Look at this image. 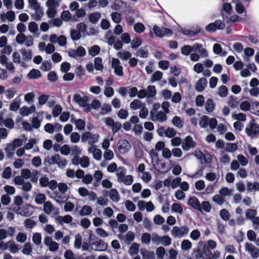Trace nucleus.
Masks as SVG:
<instances>
[{"label":"nucleus","instance_id":"obj_1","mask_svg":"<svg viewBox=\"0 0 259 259\" xmlns=\"http://www.w3.org/2000/svg\"><path fill=\"white\" fill-rule=\"evenodd\" d=\"M245 132L250 138H257L259 136V124L255 122L254 119H252L247 125Z\"/></svg>","mask_w":259,"mask_h":259},{"label":"nucleus","instance_id":"obj_2","mask_svg":"<svg viewBox=\"0 0 259 259\" xmlns=\"http://www.w3.org/2000/svg\"><path fill=\"white\" fill-rule=\"evenodd\" d=\"M90 245L91 250L95 251H105L108 245L103 240L99 238H92L90 236Z\"/></svg>","mask_w":259,"mask_h":259},{"label":"nucleus","instance_id":"obj_3","mask_svg":"<svg viewBox=\"0 0 259 259\" xmlns=\"http://www.w3.org/2000/svg\"><path fill=\"white\" fill-rule=\"evenodd\" d=\"M73 100L79 106L83 107L84 112H89L91 111V106L88 103L89 98L88 96L82 97L79 94L75 93L73 97Z\"/></svg>","mask_w":259,"mask_h":259},{"label":"nucleus","instance_id":"obj_4","mask_svg":"<svg viewBox=\"0 0 259 259\" xmlns=\"http://www.w3.org/2000/svg\"><path fill=\"white\" fill-rule=\"evenodd\" d=\"M189 228L186 226L181 227L175 226L171 231V234L174 238H182L186 235L189 232Z\"/></svg>","mask_w":259,"mask_h":259},{"label":"nucleus","instance_id":"obj_5","mask_svg":"<svg viewBox=\"0 0 259 259\" xmlns=\"http://www.w3.org/2000/svg\"><path fill=\"white\" fill-rule=\"evenodd\" d=\"M225 24L221 20L215 21L206 26V30L209 32H215L217 29L222 30L225 27Z\"/></svg>","mask_w":259,"mask_h":259},{"label":"nucleus","instance_id":"obj_6","mask_svg":"<svg viewBox=\"0 0 259 259\" xmlns=\"http://www.w3.org/2000/svg\"><path fill=\"white\" fill-rule=\"evenodd\" d=\"M43 210L46 214L52 215L53 216L57 215L59 213L58 208L54 207L50 201L45 202Z\"/></svg>","mask_w":259,"mask_h":259},{"label":"nucleus","instance_id":"obj_7","mask_svg":"<svg viewBox=\"0 0 259 259\" xmlns=\"http://www.w3.org/2000/svg\"><path fill=\"white\" fill-rule=\"evenodd\" d=\"M126 171L123 167H119L116 171L118 181L123 182L126 185H130V175L125 177Z\"/></svg>","mask_w":259,"mask_h":259},{"label":"nucleus","instance_id":"obj_8","mask_svg":"<svg viewBox=\"0 0 259 259\" xmlns=\"http://www.w3.org/2000/svg\"><path fill=\"white\" fill-rule=\"evenodd\" d=\"M44 244L46 246L49 247V249L51 252H55L59 249V244L53 240L51 237L46 236L44 240Z\"/></svg>","mask_w":259,"mask_h":259},{"label":"nucleus","instance_id":"obj_9","mask_svg":"<svg viewBox=\"0 0 259 259\" xmlns=\"http://www.w3.org/2000/svg\"><path fill=\"white\" fill-rule=\"evenodd\" d=\"M245 249L250 254L252 258H257L259 257V248L255 247L252 243L246 242Z\"/></svg>","mask_w":259,"mask_h":259},{"label":"nucleus","instance_id":"obj_10","mask_svg":"<svg viewBox=\"0 0 259 259\" xmlns=\"http://www.w3.org/2000/svg\"><path fill=\"white\" fill-rule=\"evenodd\" d=\"M105 123L107 126L111 127L113 134H115L118 132L122 126L121 124L119 122H115L111 117L107 118Z\"/></svg>","mask_w":259,"mask_h":259},{"label":"nucleus","instance_id":"obj_11","mask_svg":"<svg viewBox=\"0 0 259 259\" xmlns=\"http://www.w3.org/2000/svg\"><path fill=\"white\" fill-rule=\"evenodd\" d=\"M196 143L190 136H187L182 144V148L185 151H188L191 148H194Z\"/></svg>","mask_w":259,"mask_h":259},{"label":"nucleus","instance_id":"obj_12","mask_svg":"<svg viewBox=\"0 0 259 259\" xmlns=\"http://www.w3.org/2000/svg\"><path fill=\"white\" fill-rule=\"evenodd\" d=\"M109 226L113 230L118 228L119 231L121 233L125 232L128 229V226L125 224H122L118 226V223L117 221L111 219L109 221Z\"/></svg>","mask_w":259,"mask_h":259},{"label":"nucleus","instance_id":"obj_13","mask_svg":"<svg viewBox=\"0 0 259 259\" xmlns=\"http://www.w3.org/2000/svg\"><path fill=\"white\" fill-rule=\"evenodd\" d=\"M111 67L114 69L116 75L120 76L123 75L122 67L120 65V61L118 59L112 58Z\"/></svg>","mask_w":259,"mask_h":259},{"label":"nucleus","instance_id":"obj_14","mask_svg":"<svg viewBox=\"0 0 259 259\" xmlns=\"http://www.w3.org/2000/svg\"><path fill=\"white\" fill-rule=\"evenodd\" d=\"M165 112L159 111L150 116L151 119L153 121L164 122L167 119V116Z\"/></svg>","mask_w":259,"mask_h":259},{"label":"nucleus","instance_id":"obj_15","mask_svg":"<svg viewBox=\"0 0 259 259\" xmlns=\"http://www.w3.org/2000/svg\"><path fill=\"white\" fill-rule=\"evenodd\" d=\"M193 52H197L199 53L202 58H206L208 56L207 50L203 48V46L199 43H195L193 45Z\"/></svg>","mask_w":259,"mask_h":259},{"label":"nucleus","instance_id":"obj_16","mask_svg":"<svg viewBox=\"0 0 259 259\" xmlns=\"http://www.w3.org/2000/svg\"><path fill=\"white\" fill-rule=\"evenodd\" d=\"M207 85V80L206 78L202 77L196 82L195 86V90L198 92H202Z\"/></svg>","mask_w":259,"mask_h":259},{"label":"nucleus","instance_id":"obj_17","mask_svg":"<svg viewBox=\"0 0 259 259\" xmlns=\"http://www.w3.org/2000/svg\"><path fill=\"white\" fill-rule=\"evenodd\" d=\"M36 108L35 105H32L30 107L23 106L20 109V114L23 116H26L30 114L35 112Z\"/></svg>","mask_w":259,"mask_h":259},{"label":"nucleus","instance_id":"obj_18","mask_svg":"<svg viewBox=\"0 0 259 259\" xmlns=\"http://www.w3.org/2000/svg\"><path fill=\"white\" fill-rule=\"evenodd\" d=\"M188 204L194 209L201 211L200 202L198 198L195 196L190 197L188 201Z\"/></svg>","mask_w":259,"mask_h":259},{"label":"nucleus","instance_id":"obj_19","mask_svg":"<svg viewBox=\"0 0 259 259\" xmlns=\"http://www.w3.org/2000/svg\"><path fill=\"white\" fill-rule=\"evenodd\" d=\"M73 220L72 217L70 215H66L64 217L59 215L56 218V221L60 225L63 224H69Z\"/></svg>","mask_w":259,"mask_h":259},{"label":"nucleus","instance_id":"obj_20","mask_svg":"<svg viewBox=\"0 0 259 259\" xmlns=\"http://www.w3.org/2000/svg\"><path fill=\"white\" fill-rule=\"evenodd\" d=\"M213 52L214 54L221 57L227 56L228 53L226 51H224L219 44H214L213 46Z\"/></svg>","mask_w":259,"mask_h":259},{"label":"nucleus","instance_id":"obj_21","mask_svg":"<svg viewBox=\"0 0 259 259\" xmlns=\"http://www.w3.org/2000/svg\"><path fill=\"white\" fill-rule=\"evenodd\" d=\"M143 259H155V253L153 251H149L146 249L142 248L140 250Z\"/></svg>","mask_w":259,"mask_h":259},{"label":"nucleus","instance_id":"obj_22","mask_svg":"<svg viewBox=\"0 0 259 259\" xmlns=\"http://www.w3.org/2000/svg\"><path fill=\"white\" fill-rule=\"evenodd\" d=\"M215 104L211 99H208L205 103V109L208 112H212L215 108Z\"/></svg>","mask_w":259,"mask_h":259},{"label":"nucleus","instance_id":"obj_23","mask_svg":"<svg viewBox=\"0 0 259 259\" xmlns=\"http://www.w3.org/2000/svg\"><path fill=\"white\" fill-rule=\"evenodd\" d=\"M239 104V100L238 98L234 96H230L228 102V104L231 108H236L238 107Z\"/></svg>","mask_w":259,"mask_h":259},{"label":"nucleus","instance_id":"obj_24","mask_svg":"<svg viewBox=\"0 0 259 259\" xmlns=\"http://www.w3.org/2000/svg\"><path fill=\"white\" fill-rule=\"evenodd\" d=\"M93 209L91 206L88 205H85L82 206L81 209L79 210V214L81 216L89 215L92 212Z\"/></svg>","mask_w":259,"mask_h":259},{"label":"nucleus","instance_id":"obj_25","mask_svg":"<svg viewBox=\"0 0 259 259\" xmlns=\"http://www.w3.org/2000/svg\"><path fill=\"white\" fill-rule=\"evenodd\" d=\"M41 76V72L38 69H32L27 74V77L30 79H37Z\"/></svg>","mask_w":259,"mask_h":259},{"label":"nucleus","instance_id":"obj_26","mask_svg":"<svg viewBox=\"0 0 259 259\" xmlns=\"http://www.w3.org/2000/svg\"><path fill=\"white\" fill-rule=\"evenodd\" d=\"M20 52L22 55L23 59L26 61H30L31 60L32 54V52L30 50L22 49Z\"/></svg>","mask_w":259,"mask_h":259},{"label":"nucleus","instance_id":"obj_27","mask_svg":"<svg viewBox=\"0 0 259 259\" xmlns=\"http://www.w3.org/2000/svg\"><path fill=\"white\" fill-rule=\"evenodd\" d=\"M101 17V14L99 12H95L90 14L89 16L90 21L93 23H97L100 20Z\"/></svg>","mask_w":259,"mask_h":259},{"label":"nucleus","instance_id":"obj_28","mask_svg":"<svg viewBox=\"0 0 259 259\" xmlns=\"http://www.w3.org/2000/svg\"><path fill=\"white\" fill-rule=\"evenodd\" d=\"M32 251V245L30 242H26L23 246L22 252L26 255H31Z\"/></svg>","mask_w":259,"mask_h":259},{"label":"nucleus","instance_id":"obj_29","mask_svg":"<svg viewBox=\"0 0 259 259\" xmlns=\"http://www.w3.org/2000/svg\"><path fill=\"white\" fill-rule=\"evenodd\" d=\"M224 149L226 151L234 152L238 149V146L236 143H227Z\"/></svg>","mask_w":259,"mask_h":259},{"label":"nucleus","instance_id":"obj_30","mask_svg":"<svg viewBox=\"0 0 259 259\" xmlns=\"http://www.w3.org/2000/svg\"><path fill=\"white\" fill-rule=\"evenodd\" d=\"M8 244H9V250L12 253H16L19 251V245L16 244L13 240L9 241Z\"/></svg>","mask_w":259,"mask_h":259},{"label":"nucleus","instance_id":"obj_31","mask_svg":"<svg viewBox=\"0 0 259 259\" xmlns=\"http://www.w3.org/2000/svg\"><path fill=\"white\" fill-rule=\"evenodd\" d=\"M203 259H211L212 252L209 248L206 245H204L202 249Z\"/></svg>","mask_w":259,"mask_h":259},{"label":"nucleus","instance_id":"obj_32","mask_svg":"<svg viewBox=\"0 0 259 259\" xmlns=\"http://www.w3.org/2000/svg\"><path fill=\"white\" fill-rule=\"evenodd\" d=\"M20 106V99H15L10 105V110L16 112L19 109Z\"/></svg>","mask_w":259,"mask_h":259},{"label":"nucleus","instance_id":"obj_33","mask_svg":"<svg viewBox=\"0 0 259 259\" xmlns=\"http://www.w3.org/2000/svg\"><path fill=\"white\" fill-rule=\"evenodd\" d=\"M109 197L114 202H118L119 199L118 191L115 189H112L109 191Z\"/></svg>","mask_w":259,"mask_h":259},{"label":"nucleus","instance_id":"obj_34","mask_svg":"<svg viewBox=\"0 0 259 259\" xmlns=\"http://www.w3.org/2000/svg\"><path fill=\"white\" fill-rule=\"evenodd\" d=\"M250 111L252 113L259 115V102H251Z\"/></svg>","mask_w":259,"mask_h":259},{"label":"nucleus","instance_id":"obj_35","mask_svg":"<svg viewBox=\"0 0 259 259\" xmlns=\"http://www.w3.org/2000/svg\"><path fill=\"white\" fill-rule=\"evenodd\" d=\"M147 97L153 98L156 95V90L154 85H150L147 87Z\"/></svg>","mask_w":259,"mask_h":259},{"label":"nucleus","instance_id":"obj_36","mask_svg":"<svg viewBox=\"0 0 259 259\" xmlns=\"http://www.w3.org/2000/svg\"><path fill=\"white\" fill-rule=\"evenodd\" d=\"M15 149V146L12 144H9L5 148L6 153L9 158H11L13 156Z\"/></svg>","mask_w":259,"mask_h":259},{"label":"nucleus","instance_id":"obj_37","mask_svg":"<svg viewBox=\"0 0 259 259\" xmlns=\"http://www.w3.org/2000/svg\"><path fill=\"white\" fill-rule=\"evenodd\" d=\"M46 196L44 194L39 193L37 194L35 197V202L37 204H44L46 201Z\"/></svg>","mask_w":259,"mask_h":259},{"label":"nucleus","instance_id":"obj_38","mask_svg":"<svg viewBox=\"0 0 259 259\" xmlns=\"http://www.w3.org/2000/svg\"><path fill=\"white\" fill-rule=\"evenodd\" d=\"M257 214V211L254 209H248L246 210L245 217L247 220H252Z\"/></svg>","mask_w":259,"mask_h":259},{"label":"nucleus","instance_id":"obj_39","mask_svg":"<svg viewBox=\"0 0 259 259\" xmlns=\"http://www.w3.org/2000/svg\"><path fill=\"white\" fill-rule=\"evenodd\" d=\"M43 15L44 10L43 9L41 8L40 9L36 10L35 13L31 15V17L33 20L38 21L41 20Z\"/></svg>","mask_w":259,"mask_h":259},{"label":"nucleus","instance_id":"obj_40","mask_svg":"<svg viewBox=\"0 0 259 259\" xmlns=\"http://www.w3.org/2000/svg\"><path fill=\"white\" fill-rule=\"evenodd\" d=\"M128 143V142L125 140L120 143V144H119V147H118V150H119V152L121 154H124V153H126V152H127V151H128V147H127Z\"/></svg>","mask_w":259,"mask_h":259},{"label":"nucleus","instance_id":"obj_41","mask_svg":"<svg viewBox=\"0 0 259 259\" xmlns=\"http://www.w3.org/2000/svg\"><path fill=\"white\" fill-rule=\"evenodd\" d=\"M131 45L132 49H136L142 45V39L138 37L134 38L131 40Z\"/></svg>","mask_w":259,"mask_h":259},{"label":"nucleus","instance_id":"obj_42","mask_svg":"<svg viewBox=\"0 0 259 259\" xmlns=\"http://www.w3.org/2000/svg\"><path fill=\"white\" fill-rule=\"evenodd\" d=\"M209 117L206 115H203L200 117L199 124L202 128H206L208 124Z\"/></svg>","mask_w":259,"mask_h":259},{"label":"nucleus","instance_id":"obj_43","mask_svg":"<svg viewBox=\"0 0 259 259\" xmlns=\"http://www.w3.org/2000/svg\"><path fill=\"white\" fill-rule=\"evenodd\" d=\"M193 51V45H185L181 48V53L185 56L189 55Z\"/></svg>","mask_w":259,"mask_h":259},{"label":"nucleus","instance_id":"obj_44","mask_svg":"<svg viewBox=\"0 0 259 259\" xmlns=\"http://www.w3.org/2000/svg\"><path fill=\"white\" fill-rule=\"evenodd\" d=\"M171 211L178 213L179 214H182L183 213V209L181 205L178 203H174L171 206Z\"/></svg>","mask_w":259,"mask_h":259},{"label":"nucleus","instance_id":"obj_45","mask_svg":"<svg viewBox=\"0 0 259 259\" xmlns=\"http://www.w3.org/2000/svg\"><path fill=\"white\" fill-rule=\"evenodd\" d=\"M82 246V237L81 236L77 234L75 237V241L74 243V247L76 249H80Z\"/></svg>","mask_w":259,"mask_h":259},{"label":"nucleus","instance_id":"obj_46","mask_svg":"<svg viewBox=\"0 0 259 259\" xmlns=\"http://www.w3.org/2000/svg\"><path fill=\"white\" fill-rule=\"evenodd\" d=\"M5 93L7 99L8 100H11L14 98L16 94V91L14 88H11L5 91Z\"/></svg>","mask_w":259,"mask_h":259},{"label":"nucleus","instance_id":"obj_47","mask_svg":"<svg viewBox=\"0 0 259 259\" xmlns=\"http://www.w3.org/2000/svg\"><path fill=\"white\" fill-rule=\"evenodd\" d=\"M32 241L36 245L41 243V234L40 233H34L32 236Z\"/></svg>","mask_w":259,"mask_h":259},{"label":"nucleus","instance_id":"obj_48","mask_svg":"<svg viewBox=\"0 0 259 259\" xmlns=\"http://www.w3.org/2000/svg\"><path fill=\"white\" fill-rule=\"evenodd\" d=\"M134 29L136 33H141L144 31L145 27L143 24L138 22L134 25Z\"/></svg>","mask_w":259,"mask_h":259},{"label":"nucleus","instance_id":"obj_49","mask_svg":"<svg viewBox=\"0 0 259 259\" xmlns=\"http://www.w3.org/2000/svg\"><path fill=\"white\" fill-rule=\"evenodd\" d=\"M232 6L229 3H225L223 5V9H222V15L223 16V18L224 20L225 19L224 16V13L223 12H225L226 14L230 15L232 12Z\"/></svg>","mask_w":259,"mask_h":259},{"label":"nucleus","instance_id":"obj_50","mask_svg":"<svg viewBox=\"0 0 259 259\" xmlns=\"http://www.w3.org/2000/svg\"><path fill=\"white\" fill-rule=\"evenodd\" d=\"M228 90L227 88L225 85H221L219 88L218 94L221 97H226L228 95Z\"/></svg>","mask_w":259,"mask_h":259},{"label":"nucleus","instance_id":"obj_51","mask_svg":"<svg viewBox=\"0 0 259 259\" xmlns=\"http://www.w3.org/2000/svg\"><path fill=\"white\" fill-rule=\"evenodd\" d=\"M163 74L160 71H156L152 75L151 81L154 82L155 81L160 80L162 77Z\"/></svg>","mask_w":259,"mask_h":259},{"label":"nucleus","instance_id":"obj_52","mask_svg":"<svg viewBox=\"0 0 259 259\" xmlns=\"http://www.w3.org/2000/svg\"><path fill=\"white\" fill-rule=\"evenodd\" d=\"M70 36L74 41L78 40L81 37L80 33L75 29H70Z\"/></svg>","mask_w":259,"mask_h":259},{"label":"nucleus","instance_id":"obj_53","mask_svg":"<svg viewBox=\"0 0 259 259\" xmlns=\"http://www.w3.org/2000/svg\"><path fill=\"white\" fill-rule=\"evenodd\" d=\"M153 31L157 37L162 38L164 36L162 28H160L158 26L154 25L153 27Z\"/></svg>","mask_w":259,"mask_h":259},{"label":"nucleus","instance_id":"obj_54","mask_svg":"<svg viewBox=\"0 0 259 259\" xmlns=\"http://www.w3.org/2000/svg\"><path fill=\"white\" fill-rule=\"evenodd\" d=\"M95 68L97 70H102L103 68L102 59L100 57H97L94 60Z\"/></svg>","mask_w":259,"mask_h":259},{"label":"nucleus","instance_id":"obj_55","mask_svg":"<svg viewBox=\"0 0 259 259\" xmlns=\"http://www.w3.org/2000/svg\"><path fill=\"white\" fill-rule=\"evenodd\" d=\"M236 11L237 13L241 14L245 12V8L240 0H237L235 6Z\"/></svg>","mask_w":259,"mask_h":259},{"label":"nucleus","instance_id":"obj_56","mask_svg":"<svg viewBox=\"0 0 259 259\" xmlns=\"http://www.w3.org/2000/svg\"><path fill=\"white\" fill-rule=\"evenodd\" d=\"M200 208H201V211L202 210H203L205 212H209L210 211L211 209V206L209 203V202L204 201L202 202L201 204H200Z\"/></svg>","mask_w":259,"mask_h":259},{"label":"nucleus","instance_id":"obj_57","mask_svg":"<svg viewBox=\"0 0 259 259\" xmlns=\"http://www.w3.org/2000/svg\"><path fill=\"white\" fill-rule=\"evenodd\" d=\"M172 124L178 128H182L183 126L182 121L179 116H175L172 120Z\"/></svg>","mask_w":259,"mask_h":259},{"label":"nucleus","instance_id":"obj_58","mask_svg":"<svg viewBox=\"0 0 259 259\" xmlns=\"http://www.w3.org/2000/svg\"><path fill=\"white\" fill-rule=\"evenodd\" d=\"M100 51V47L97 45H94L89 50V53L93 57L97 55Z\"/></svg>","mask_w":259,"mask_h":259},{"label":"nucleus","instance_id":"obj_59","mask_svg":"<svg viewBox=\"0 0 259 259\" xmlns=\"http://www.w3.org/2000/svg\"><path fill=\"white\" fill-rule=\"evenodd\" d=\"M220 215L222 220L227 221L229 220L230 214L229 211L226 209H222L220 211Z\"/></svg>","mask_w":259,"mask_h":259},{"label":"nucleus","instance_id":"obj_60","mask_svg":"<svg viewBox=\"0 0 259 259\" xmlns=\"http://www.w3.org/2000/svg\"><path fill=\"white\" fill-rule=\"evenodd\" d=\"M248 191H251L252 190L259 191V183L255 182L253 184L248 182L247 184Z\"/></svg>","mask_w":259,"mask_h":259},{"label":"nucleus","instance_id":"obj_61","mask_svg":"<svg viewBox=\"0 0 259 259\" xmlns=\"http://www.w3.org/2000/svg\"><path fill=\"white\" fill-rule=\"evenodd\" d=\"M212 199L213 201L219 205H222L225 201V198L223 196L218 194L213 196Z\"/></svg>","mask_w":259,"mask_h":259},{"label":"nucleus","instance_id":"obj_62","mask_svg":"<svg viewBox=\"0 0 259 259\" xmlns=\"http://www.w3.org/2000/svg\"><path fill=\"white\" fill-rule=\"evenodd\" d=\"M171 243L170 237L167 235L163 236L161 237L160 243L165 246L169 245Z\"/></svg>","mask_w":259,"mask_h":259},{"label":"nucleus","instance_id":"obj_63","mask_svg":"<svg viewBox=\"0 0 259 259\" xmlns=\"http://www.w3.org/2000/svg\"><path fill=\"white\" fill-rule=\"evenodd\" d=\"M151 240V236L149 233H144L141 237V241L142 243L148 244L150 243Z\"/></svg>","mask_w":259,"mask_h":259},{"label":"nucleus","instance_id":"obj_64","mask_svg":"<svg viewBox=\"0 0 259 259\" xmlns=\"http://www.w3.org/2000/svg\"><path fill=\"white\" fill-rule=\"evenodd\" d=\"M17 242L23 243L27 240V235L24 233L19 232L16 238Z\"/></svg>","mask_w":259,"mask_h":259}]
</instances>
